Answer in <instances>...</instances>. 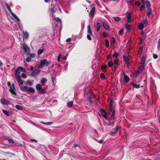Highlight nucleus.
Returning <instances> with one entry per match:
<instances>
[{"instance_id": "f257e3e1", "label": "nucleus", "mask_w": 160, "mask_h": 160, "mask_svg": "<svg viewBox=\"0 0 160 160\" xmlns=\"http://www.w3.org/2000/svg\"><path fill=\"white\" fill-rule=\"evenodd\" d=\"M16 79L20 89L22 91L28 93H34L35 92V90L33 88L28 87L27 85L22 86L23 81L21 80L20 76H18V77H16Z\"/></svg>"}, {"instance_id": "f03ea898", "label": "nucleus", "mask_w": 160, "mask_h": 160, "mask_svg": "<svg viewBox=\"0 0 160 160\" xmlns=\"http://www.w3.org/2000/svg\"><path fill=\"white\" fill-rule=\"evenodd\" d=\"M55 5L53 4H51L50 8V19L54 21H58L59 22H61V20L60 19L58 18H56L55 16L54 15V13L57 10V9L55 8Z\"/></svg>"}, {"instance_id": "7ed1b4c3", "label": "nucleus", "mask_w": 160, "mask_h": 160, "mask_svg": "<svg viewBox=\"0 0 160 160\" xmlns=\"http://www.w3.org/2000/svg\"><path fill=\"white\" fill-rule=\"evenodd\" d=\"M50 63V62L46 59H44L40 61L39 64L37 65V67L38 68H43L45 65L46 66H48Z\"/></svg>"}, {"instance_id": "20e7f679", "label": "nucleus", "mask_w": 160, "mask_h": 160, "mask_svg": "<svg viewBox=\"0 0 160 160\" xmlns=\"http://www.w3.org/2000/svg\"><path fill=\"white\" fill-rule=\"evenodd\" d=\"M21 72H26V69L21 67H19L15 70V76L16 77H18V76H20V74Z\"/></svg>"}, {"instance_id": "39448f33", "label": "nucleus", "mask_w": 160, "mask_h": 160, "mask_svg": "<svg viewBox=\"0 0 160 160\" xmlns=\"http://www.w3.org/2000/svg\"><path fill=\"white\" fill-rule=\"evenodd\" d=\"M109 113L111 115L112 118H114V117L115 111L113 107V103L112 100H110L109 107Z\"/></svg>"}, {"instance_id": "423d86ee", "label": "nucleus", "mask_w": 160, "mask_h": 160, "mask_svg": "<svg viewBox=\"0 0 160 160\" xmlns=\"http://www.w3.org/2000/svg\"><path fill=\"white\" fill-rule=\"evenodd\" d=\"M87 39L89 40H92L91 37L93 36V34L91 31V29L90 26H88L87 28Z\"/></svg>"}, {"instance_id": "0eeeda50", "label": "nucleus", "mask_w": 160, "mask_h": 160, "mask_svg": "<svg viewBox=\"0 0 160 160\" xmlns=\"http://www.w3.org/2000/svg\"><path fill=\"white\" fill-rule=\"evenodd\" d=\"M36 89L38 91L39 93L40 94H44L45 92V90L39 84H37Z\"/></svg>"}, {"instance_id": "6e6552de", "label": "nucleus", "mask_w": 160, "mask_h": 160, "mask_svg": "<svg viewBox=\"0 0 160 160\" xmlns=\"http://www.w3.org/2000/svg\"><path fill=\"white\" fill-rule=\"evenodd\" d=\"M21 48L24 50V53H26L29 51V48L28 45L25 43L22 44Z\"/></svg>"}, {"instance_id": "1a4fd4ad", "label": "nucleus", "mask_w": 160, "mask_h": 160, "mask_svg": "<svg viewBox=\"0 0 160 160\" xmlns=\"http://www.w3.org/2000/svg\"><path fill=\"white\" fill-rule=\"evenodd\" d=\"M99 114L101 116L103 117L105 119L107 118L108 114L104 110L102 109H101L100 111Z\"/></svg>"}, {"instance_id": "9d476101", "label": "nucleus", "mask_w": 160, "mask_h": 160, "mask_svg": "<svg viewBox=\"0 0 160 160\" xmlns=\"http://www.w3.org/2000/svg\"><path fill=\"white\" fill-rule=\"evenodd\" d=\"M16 89L14 87V83H12V86L10 87V91L12 95L15 96L16 95V94L15 92Z\"/></svg>"}, {"instance_id": "9b49d317", "label": "nucleus", "mask_w": 160, "mask_h": 160, "mask_svg": "<svg viewBox=\"0 0 160 160\" xmlns=\"http://www.w3.org/2000/svg\"><path fill=\"white\" fill-rule=\"evenodd\" d=\"M40 72L39 69H36L33 70L32 72L31 75L33 77H35L38 75Z\"/></svg>"}, {"instance_id": "f8f14e48", "label": "nucleus", "mask_w": 160, "mask_h": 160, "mask_svg": "<svg viewBox=\"0 0 160 160\" xmlns=\"http://www.w3.org/2000/svg\"><path fill=\"white\" fill-rule=\"evenodd\" d=\"M119 129L118 127H117V128L112 129L110 135L111 136H114L115 135V134L117 132Z\"/></svg>"}, {"instance_id": "ddd939ff", "label": "nucleus", "mask_w": 160, "mask_h": 160, "mask_svg": "<svg viewBox=\"0 0 160 160\" xmlns=\"http://www.w3.org/2000/svg\"><path fill=\"white\" fill-rule=\"evenodd\" d=\"M1 103L3 105H9L10 104V102L5 99H1L0 100Z\"/></svg>"}, {"instance_id": "4468645a", "label": "nucleus", "mask_w": 160, "mask_h": 160, "mask_svg": "<svg viewBox=\"0 0 160 160\" xmlns=\"http://www.w3.org/2000/svg\"><path fill=\"white\" fill-rule=\"evenodd\" d=\"M130 80L128 76H127L125 73H124V80L126 82H128Z\"/></svg>"}, {"instance_id": "2eb2a0df", "label": "nucleus", "mask_w": 160, "mask_h": 160, "mask_svg": "<svg viewBox=\"0 0 160 160\" xmlns=\"http://www.w3.org/2000/svg\"><path fill=\"white\" fill-rule=\"evenodd\" d=\"M113 63V65H114V67L115 68H116L120 64L119 60L117 59L114 60V62Z\"/></svg>"}, {"instance_id": "dca6fc26", "label": "nucleus", "mask_w": 160, "mask_h": 160, "mask_svg": "<svg viewBox=\"0 0 160 160\" xmlns=\"http://www.w3.org/2000/svg\"><path fill=\"white\" fill-rule=\"evenodd\" d=\"M23 38L26 39H27L29 37V34L28 32L27 31H23Z\"/></svg>"}, {"instance_id": "f3484780", "label": "nucleus", "mask_w": 160, "mask_h": 160, "mask_svg": "<svg viewBox=\"0 0 160 160\" xmlns=\"http://www.w3.org/2000/svg\"><path fill=\"white\" fill-rule=\"evenodd\" d=\"M11 14L12 16L14 18L17 20V21L18 22H20V19L14 13L12 12H11Z\"/></svg>"}, {"instance_id": "a211bd4d", "label": "nucleus", "mask_w": 160, "mask_h": 160, "mask_svg": "<svg viewBox=\"0 0 160 160\" xmlns=\"http://www.w3.org/2000/svg\"><path fill=\"white\" fill-rule=\"evenodd\" d=\"M123 59L124 62H125V64L128 65L129 63V58L124 56H123Z\"/></svg>"}, {"instance_id": "6ab92c4d", "label": "nucleus", "mask_w": 160, "mask_h": 160, "mask_svg": "<svg viewBox=\"0 0 160 160\" xmlns=\"http://www.w3.org/2000/svg\"><path fill=\"white\" fill-rule=\"evenodd\" d=\"M140 73V71L139 70L135 71L133 74V76L134 77H136Z\"/></svg>"}, {"instance_id": "aec40b11", "label": "nucleus", "mask_w": 160, "mask_h": 160, "mask_svg": "<svg viewBox=\"0 0 160 160\" xmlns=\"http://www.w3.org/2000/svg\"><path fill=\"white\" fill-rule=\"evenodd\" d=\"M102 25L103 27L107 29H109V27L108 25V24L105 22H103L102 23Z\"/></svg>"}, {"instance_id": "412c9836", "label": "nucleus", "mask_w": 160, "mask_h": 160, "mask_svg": "<svg viewBox=\"0 0 160 160\" xmlns=\"http://www.w3.org/2000/svg\"><path fill=\"white\" fill-rule=\"evenodd\" d=\"M131 85L134 88H138L140 87L139 85L135 83H132Z\"/></svg>"}, {"instance_id": "4be33fe9", "label": "nucleus", "mask_w": 160, "mask_h": 160, "mask_svg": "<svg viewBox=\"0 0 160 160\" xmlns=\"http://www.w3.org/2000/svg\"><path fill=\"white\" fill-rule=\"evenodd\" d=\"M33 81H32L30 80H27L26 82V84H28L29 85L32 86L33 84Z\"/></svg>"}, {"instance_id": "5701e85b", "label": "nucleus", "mask_w": 160, "mask_h": 160, "mask_svg": "<svg viewBox=\"0 0 160 160\" xmlns=\"http://www.w3.org/2000/svg\"><path fill=\"white\" fill-rule=\"evenodd\" d=\"M146 58V56H143L142 58L141 63L144 64Z\"/></svg>"}, {"instance_id": "b1692460", "label": "nucleus", "mask_w": 160, "mask_h": 160, "mask_svg": "<svg viewBox=\"0 0 160 160\" xmlns=\"http://www.w3.org/2000/svg\"><path fill=\"white\" fill-rule=\"evenodd\" d=\"M144 28L143 24L142 23H140L138 26V28L140 30H142Z\"/></svg>"}, {"instance_id": "393cba45", "label": "nucleus", "mask_w": 160, "mask_h": 160, "mask_svg": "<svg viewBox=\"0 0 160 160\" xmlns=\"http://www.w3.org/2000/svg\"><path fill=\"white\" fill-rule=\"evenodd\" d=\"M107 64L108 67H111L113 65L114 63L112 61H109L108 62Z\"/></svg>"}, {"instance_id": "a878e982", "label": "nucleus", "mask_w": 160, "mask_h": 160, "mask_svg": "<svg viewBox=\"0 0 160 160\" xmlns=\"http://www.w3.org/2000/svg\"><path fill=\"white\" fill-rule=\"evenodd\" d=\"M73 103V102L72 101L68 102L67 104L68 107L69 108H71L72 105Z\"/></svg>"}, {"instance_id": "bb28decb", "label": "nucleus", "mask_w": 160, "mask_h": 160, "mask_svg": "<svg viewBox=\"0 0 160 160\" xmlns=\"http://www.w3.org/2000/svg\"><path fill=\"white\" fill-rule=\"evenodd\" d=\"M114 20L116 22H118L121 20V18L120 17H113Z\"/></svg>"}, {"instance_id": "cd10ccee", "label": "nucleus", "mask_w": 160, "mask_h": 160, "mask_svg": "<svg viewBox=\"0 0 160 160\" xmlns=\"http://www.w3.org/2000/svg\"><path fill=\"white\" fill-rule=\"evenodd\" d=\"M15 107L18 110H21L22 109V107L19 105H16Z\"/></svg>"}, {"instance_id": "c85d7f7f", "label": "nucleus", "mask_w": 160, "mask_h": 160, "mask_svg": "<svg viewBox=\"0 0 160 160\" xmlns=\"http://www.w3.org/2000/svg\"><path fill=\"white\" fill-rule=\"evenodd\" d=\"M145 2L147 8H150V2L148 0L146 1Z\"/></svg>"}, {"instance_id": "c756f323", "label": "nucleus", "mask_w": 160, "mask_h": 160, "mask_svg": "<svg viewBox=\"0 0 160 160\" xmlns=\"http://www.w3.org/2000/svg\"><path fill=\"white\" fill-rule=\"evenodd\" d=\"M147 12V15L149 16L151 14L152 9L151 8H148Z\"/></svg>"}, {"instance_id": "7c9ffc66", "label": "nucleus", "mask_w": 160, "mask_h": 160, "mask_svg": "<svg viewBox=\"0 0 160 160\" xmlns=\"http://www.w3.org/2000/svg\"><path fill=\"white\" fill-rule=\"evenodd\" d=\"M88 102L90 104L92 103V98L91 97H88L87 98Z\"/></svg>"}, {"instance_id": "2f4dec72", "label": "nucleus", "mask_w": 160, "mask_h": 160, "mask_svg": "<svg viewBox=\"0 0 160 160\" xmlns=\"http://www.w3.org/2000/svg\"><path fill=\"white\" fill-rule=\"evenodd\" d=\"M100 28V25L99 22H97V31L98 32Z\"/></svg>"}, {"instance_id": "473e14b6", "label": "nucleus", "mask_w": 160, "mask_h": 160, "mask_svg": "<svg viewBox=\"0 0 160 160\" xmlns=\"http://www.w3.org/2000/svg\"><path fill=\"white\" fill-rule=\"evenodd\" d=\"M95 11V9L94 8H92L90 11V12L89 14H90L92 16L94 13Z\"/></svg>"}, {"instance_id": "72a5a7b5", "label": "nucleus", "mask_w": 160, "mask_h": 160, "mask_svg": "<svg viewBox=\"0 0 160 160\" xmlns=\"http://www.w3.org/2000/svg\"><path fill=\"white\" fill-rule=\"evenodd\" d=\"M40 122L42 123L47 124V125H51L52 124V122Z\"/></svg>"}, {"instance_id": "f704fd0d", "label": "nucleus", "mask_w": 160, "mask_h": 160, "mask_svg": "<svg viewBox=\"0 0 160 160\" xmlns=\"http://www.w3.org/2000/svg\"><path fill=\"white\" fill-rule=\"evenodd\" d=\"M2 111L3 112V113L4 114H5V115H7L8 116H9L10 115L8 112L6 110H5L4 109H2Z\"/></svg>"}, {"instance_id": "c9c22d12", "label": "nucleus", "mask_w": 160, "mask_h": 160, "mask_svg": "<svg viewBox=\"0 0 160 160\" xmlns=\"http://www.w3.org/2000/svg\"><path fill=\"white\" fill-rule=\"evenodd\" d=\"M5 5L6 6L7 8L8 9L9 11L11 13V12H12V10H11L10 7H9V5L7 3H5Z\"/></svg>"}, {"instance_id": "e433bc0d", "label": "nucleus", "mask_w": 160, "mask_h": 160, "mask_svg": "<svg viewBox=\"0 0 160 160\" xmlns=\"http://www.w3.org/2000/svg\"><path fill=\"white\" fill-rule=\"evenodd\" d=\"M43 52V50L42 49H39L38 51V55H40Z\"/></svg>"}, {"instance_id": "4c0bfd02", "label": "nucleus", "mask_w": 160, "mask_h": 160, "mask_svg": "<svg viewBox=\"0 0 160 160\" xmlns=\"http://www.w3.org/2000/svg\"><path fill=\"white\" fill-rule=\"evenodd\" d=\"M143 24H144L145 27L148 24V22L146 19L143 20Z\"/></svg>"}, {"instance_id": "58836bf2", "label": "nucleus", "mask_w": 160, "mask_h": 160, "mask_svg": "<svg viewBox=\"0 0 160 160\" xmlns=\"http://www.w3.org/2000/svg\"><path fill=\"white\" fill-rule=\"evenodd\" d=\"M144 64L141 63L140 66L139 67V69L141 70H143L144 69Z\"/></svg>"}, {"instance_id": "ea45409f", "label": "nucleus", "mask_w": 160, "mask_h": 160, "mask_svg": "<svg viewBox=\"0 0 160 160\" xmlns=\"http://www.w3.org/2000/svg\"><path fill=\"white\" fill-rule=\"evenodd\" d=\"M105 42L106 43V46L107 48H108L109 45V42L108 40L106 39L105 40Z\"/></svg>"}, {"instance_id": "a19ab883", "label": "nucleus", "mask_w": 160, "mask_h": 160, "mask_svg": "<svg viewBox=\"0 0 160 160\" xmlns=\"http://www.w3.org/2000/svg\"><path fill=\"white\" fill-rule=\"evenodd\" d=\"M52 79L53 84H55L56 82L55 78L52 77Z\"/></svg>"}, {"instance_id": "79ce46f5", "label": "nucleus", "mask_w": 160, "mask_h": 160, "mask_svg": "<svg viewBox=\"0 0 160 160\" xmlns=\"http://www.w3.org/2000/svg\"><path fill=\"white\" fill-rule=\"evenodd\" d=\"M126 14L127 18H131V14L130 12H127Z\"/></svg>"}, {"instance_id": "37998d69", "label": "nucleus", "mask_w": 160, "mask_h": 160, "mask_svg": "<svg viewBox=\"0 0 160 160\" xmlns=\"http://www.w3.org/2000/svg\"><path fill=\"white\" fill-rule=\"evenodd\" d=\"M126 28L128 30H130V25L128 24H126L125 25Z\"/></svg>"}, {"instance_id": "c03bdc74", "label": "nucleus", "mask_w": 160, "mask_h": 160, "mask_svg": "<svg viewBox=\"0 0 160 160\" xmlns=\"http://www.w3.org/2000/svg\"><path fill=\"white\" fill-rule=\"evenodd\" d=\"M47 81V79L46 78H42V79L41 80V82L42 84L44 83L45 82Z\"/></svg>"}, {"instance_id": "a18cd8bd", "label": "nucleus", "mask_w": 160, "mask_h": 160, "mask_svg": "<svg viewBox=\"0 0 160 160\" xmlns=\"http://www.w3.org/2000/svg\"><path fill=\"white\" fill-rule=\"evenodd\" d=\"M123 30L121 29L119 31L118 34L119 35H121L123 33Z\"/></svg>"}, {"instance_id": "49530a36", "label": "nucleus", "mask_w": 160, "mask_h": 160, "mask_svg": "<svg viewBox=\"0 0 160 160\" xmlns=\"http://www.w3.org/2000/svg\"><path fill=\"white\" fill-rule=\"evenodd\" d=\"M135 4L138 7L141 5V3L138 1H136L135 2Z\"/></svg>"}, {"instance_id": "de8ad7c7", "label": "nucleus", "mask_w": 160, "mask_h": 160, "mask_svg": "<svg viewBox=\"0 0 160 160\" xmlns=\"http://www.w3.org/2000/svg\"><path fill=\"white\" fill-rule=\"evenodd\" d=\"M145 8V4H144L143 5H141L140 8V11H142V9H144Z\"/></svg>"}, {"instance_id": "09e8293b", "label": "nucleus", "mask_w": 160, "mask_h": 160, "mask_svg": "<svg viewBox=\"0 0 160 160\" xmlns=\"http://www.w3.org/2000/svg\"><path fill=\"white\" fill-rule=\"evenodd\" d=\"M61 56H62V55L61 54H60L58 55V57L57 60L58 62H60V59H61Z\"/></svg>"}, {"instance_id": "8fccbe9b", "label": "nucleus", "mask_w": 160, "mask_h": 160, "mask_svg": "<svg viewBox=\"0 0 160 160\" xmlns=\"http://www.w3.org/2000/svg\"><path fill=\"white\" fill-rule=\"evenodd\" d=\"M31 58L30 57H28L26 58V60L27 62H29L31 61Z\"/></svg>"}, {"instance_id": "3c124183", "label": "nucleus", "mask_w": 160, "mask_h": 160, "mask_svg": "<svg viewBox=\"0 0 160 160\" xmlns=\"http://www.w3.org/2000/svg\"><path fill=\"white\" fill-rule=\"evenodd\" d=\"M7 139L9 141L12 142H14V141L12 140L11 138H7Z\"/></svg>"}, {"instance_id": "603ef678", "label": "nucleus", "mask_w": 160, "mask_h": 160, "mask_svg": "<svg viewBox=\"0 0 160 160\" xmlns=\"http://www.w3.org/2000/svg\"><path fill=\"white\" fill-rule=\"evenodd\" d=\"M118 56V54L117 52H115L113 55V57L117 58Z\"/></svg>"}, {"instance_id": "864d4df0", "label": "nucleus", "mask_w": 160, "mask_h": 160, "mask_svg": "<svg viewBox=\"0 0 160 160\" xmlns=\"http://www.w3.org/2000/svg\"><path fill=\"white\" fill-rule=\"evenodd\" d=\"M143 49V47H141L139 50L138 52L139 53H141V52L142 51Z\"/></svg>"}, {"instance_id": "5fc2aeb1", "label": "nucleus", "mask_w": 160, "mask_h": 160, "mask_svg": "<svg viewBox=\"0 0 160 160\" xmlns=\"http://www.w3.org/2000/svg\"><path fill=\"white\" fill-rule=\"evenodd\" d=\"M22 77L24 78H26L27 77V75L24 73H22L21 74Z\"/></svg>"}, {"instance_id": "6e6d98bb", "label": "nucleus", "mask_w": 160, "mask_h": 160, "mask_svg": "<svg viewBox=\"0 0 160 160\" xmlns=\"http://www.w3.org/2000/svg\"><path fill=\"white\" fill-rule=\"evenodd\" d=\"M33 69V67L32 66H30V68H27V69L29 71H32V70Z\"/></svg>"}, {"instance_id": "4d7b16f0", "label": "nucleus", "mask_w": 160, "mask_h": 160, "mask_svg": "<svg viewBox=\"0 0 160 160\" xmlns=\"http://www.w3.org/2000/svg\"><path fill=\"white\" fill-rule=\"evenodd\" d=\"M100 77L101 78H105V76L104 73H101L100 74Z\"/></svg>"}, {"instance_id": "13d9d810", "label": "nucleus", "mask_w": 160, "mask_h": 160, "mask_svg": "<svg viewBox=\"0 0 160 160\" xmlns=\"http://www.w3.org/2000/svg\"><path fill=\"white\" fill-rule=\"evenodd\" d=\"M107 67V66L105 64V65H103L102 66V69H106Z\"/></svg>"}, {"instance_id": "bf43d9fd", "label": "nucleus", "mask_w": 160, "mask_h": 160, "mask_svg": "<svg viewBox=\"0 0 160 160\" xmlns=\"http://www.w3.org/2000/svg\"><path fill=\"white\" fill-rule=\"evenodd\" d=\"M153 57L154 58L157 59L158 58V55L156 54H154L153 55Z\"/></svg>"}, {"instance_id": "052dcab7", "label": "nucleus", "mask_w": 160, "mask_h": 160, "mask_svg": "<svg viewBox=\"0 0 160 160\" xmlns=\"http://www.w3.org/2000/svg\"><path fill=\"white\" fill-rule=\"evenodd\" d=\"M30 57L31 58H34L35 57V55L34 54H31L30 55Z\"/></svg>"}, {"instance_id": "680f3d73", "label": "nucleus", "mask_w": 160, "mask_h": 160, "mask_svg": "<svg viewBox=\"0 0 160 160\" xmlns=\"http://www.w3.org/2000/svg\"><path fill=\"white\" fill-rule=\"evenodd\" d=\"M115 42V40L114 38H113V40L111 42V44H114Z\"/></svg>"}, {"instance_id": "e2e57ef3", "label": "nucleus", "mask_w": 160, "mask_h": 160, "mask_svg": "<svg viewBox=\"0 0 160 160\" xmlns=\"http://www.w3.org/2000/svg\"><path fill=\"white\" fill-rule=\"evenodd\" d=\"M158 49L159 51L160 50V44L158 43Z\"/></svg>"}, {"instance_id": "0e129e2a", "label": "nucleus", "mask_w": 160, "mask_h": 160, "mask_svg": "<svg viewBox=\"0 0 160 160\" xmlns=\"http://www.w3.org/2000/svg\"><path fill=\"white\" fill-rule=\"evenodd\" d=\"M103 142H104V141L102 140H99V141L98 142L99 143H101V144L103 143Z\"/></svg>"}, {"instance_id": "69168bd1", "label": "nucleus", "mask_w": 160, "mask_h": 160, "mask_svg": "<svg viewBox=\"0 0 160 160\" xmlns=\"http://www.w3.org/2000/svg\"><path fill=\"white\" fill-rule=\"evenodd\" d=\"M71 41V38H68L67 39L66 41L67 42H69Z\"/></svg>"}, {"instance_id": "338daca9", "label": "nucleus", "mask_w": 160, "mask_h": 160, "mask_svg": "<svg viewBox=\"0 0 160 160\" xmlns=\"http://www.w3.org/2000/svg\"><path fill=\"white\" fill-rule=\"evenodd\" d=\"M127 21L128 22L130 23L131 22V18H127Z\"/></svg>"}, {"instance_id": "774afa93", "label": "nucleus", "mask_w": 160, "mask_h": 160, "mask_svg": "<svg viewBox=\"0 0 160 160\" xmlns=\"http://www.w3.org/2000/svg\"><path fill=\"white\" fill-rule=\"evenodd\" d=\"M31 141H32V142H37V141L35 139H32L31 140Z\"/></svg>"}]
</instances>
